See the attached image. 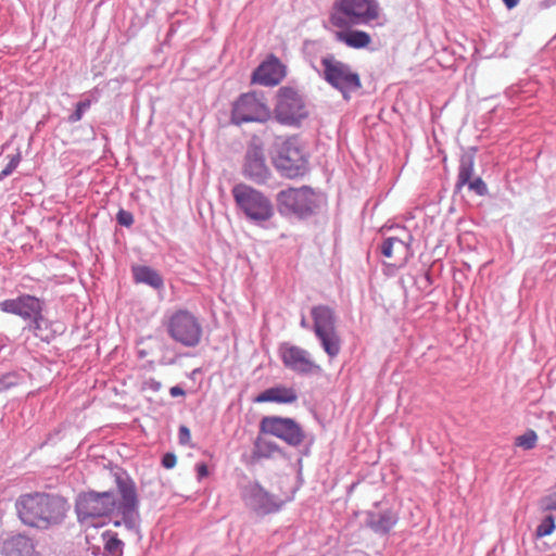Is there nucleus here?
Masks as SVG:
<instances>
[{"mask_svg":"<svg viewBox=\"0 0 556 556\" xmlns=\"http://www.w3.org/2000/svg\"><path fill=\"white\" fill-rule=\"evenodd\" d=\"M149 387L150 389H152L153 391H159L161 389V382L159 381H155V380H150L149 382Z\"/></svg>","mask_w":556,"mask_h":556,"instance_id":"obj_41","label":"nucleus"},{"mask_svg":"<svg viewBox=\"0 0 556 556\" xmlns=\"http://www.w3.org/2000/svg\"><path fill=\"white\" fill-rule=\"evenodd\" d=\"M329 357H336L339 354L340 350H325Z\"/></svg>","mask_w":556,"mask_h":556,"instance_id":"obj_42","label":"nucleus"},{"mask_svg":"<svg viewBox=\"0 0 556 556\" xmlns=\"http://www.w3.org/2000/svg\"><path fill=\"white\" fill-rule=\"evenodd\" d=\"M103 540V556H123L124 542L118 539L117 533L111 530L102 533Z\"/></svg>","mask_w":556,"mask_h":556,"instance_id":"obj_23","label":"nucleus"},{"mask_svg":"<svg viewBox=\"0 0 556 556\" xmlns=\"http://www.w3.org/2000/svg\"><path fill=\"white\" fill-rule=\"evenodd\" d=\"M18 378L14 372H9L0 378V393L17 386Z\"/></svg>","mask_w":556,"mask_h":556,"instance_id":"obj_30","label":"nucleus"},{"mask_svg":"<svg viewBox=\"0 0 556 556\" xmlns=\"http://www.w3.org/2000/svg\"><path fill=\"white\" fill-rule=\"evenodd\" d=\"M538 434L534 430H527L522 435L516 439V445L525 450H531L536 445Z\"/></svg>","mask_w":556,"mask_h":556,"instance_id":"obj_28","label":"nucleus"},{"mask_svg":"<svg viewBox=\"0 0 556 556\" xmlns=\"http://www.w3.org/2000/svg\"><path fill=\"white\" fill-rule=\"evenodd\" d=\"M555 528L556 526L554 516L551 514L546 515L541 519L540 523L536 526L534 535L536 539L547 536L554 532Z\"/></svg>","mask_w":556,"mask_h":556,"instance_id":"obj_26","label":"nucleus"},{"mask_svg":"<svg viewBox=\"0 0 556 556\" xmlns=\"http://www.w3.org/2000/svg\"><path fill=\"white\" fill-rule=\"evenodd\" d=\"M274 388V402L279 404H292L298 400V393L293 388L276 386Z\"/></svg>","mask_w":556,"mask_h":556,"instance_id":"obj_25","label":"nucleus"},{"mask_svg":"<svg viewBox=\"0 0 556 556\" xmlns=\"http://www.w3.org/2000/svg\"><path fill=\"white\" fill-rule=\"evenodd\" d=\"M283 364L300 375H311L320 371V367L311 359L306 350H282Z\"/></svg>","mask_w":556,"mask_h":556,"instance_id":"obj_17","label":"nucleus"},{"mask_svg":"<svg viewBox=\"0 0 556 556\" xmlns=\"http://www.w3.org/2000/svg\"><path fill=\"white\" fill-rule=\"evenodd\" d=\"M409 244L396 237L387 238L381 244V254L392 266L404 265L409 257Z\"/></svg>","mask_w":556,"mask_h":556,"instance_id":"obj_18","label":"nucleus"},{"mask_svg":"<svg viewBox=\"0 0 556 556\" xmlns=\"http://www.w3.org/2000/svg\"><path fill=\"white\" fill-rule=\"evenodd\" d=\"M321 64L324 66L325 79L332 87L339 89L344 96L361 87L358 74L352 72L348 64L334 59L333 56L324 58L321 60Z\"/></svg>","mask_w":556,"mask_h":556,"instance_id":"obj_9","label":"nucleus"},{"mask_svg":"<svg viewBox=\"0 0 556 556\" xmlns=\"http://www.w3.org/2000/svg\"><path fill=\"white\" fill-rule=\"evenodd\" d=\"M273 160L276 168L289 178L303 175L307 167L303 148L293 138L281 143Z\"/></svg>","mask_w":556,"mask_h":556,"instance_id":"obj_8","label":"nucleus"},{"mask_svg":"<svg viewBox=\"0 0 556 556\" xmlns=\"http://www.w3.org/2000/svg\"><path fill=\"white\" fill-rule=\"evenodd\" d=\"M15 506L21 521L38 529H48L61 523L68 509V503L64 497L40 492L20 496Z\"/></svg>","mask_w":556,"mask_h":556,"instance_id":"obj_2","label":"nucleus"},{"mask_svg":"<svg viewBox=\"0 0 556 556\" xmlns=\"http://www.w3.org/2000/svg\"><path fill=\"white\" fill-rule=\"evenodd\" d=\"M177 463V457L174 453H165L162 457V466L166 469H172Z\"/></svg>","mask_w":556,"mask_h":556,"instance_id":"obj_36","label":"nucleus"},{"mask_svg":"<svg viewBox=\"0 0 556 556\" xmlns=\"http://www.w3.org/2000/svg\"><path fill=\"white\" fill-rule=\"evenodd\" d=\"M169 394L173 397L182 396L185 395V390L179 386H174L169 389Z\"/></svg>","mask_w":556,"mask_h":556,"instance_id":"obj_38","label":"nucleus"},{"mask_svg":"<svg viewBox=\"0 0 556 556\" xmlns=\"http://www.w3.org/2000/svg\"><path fill=\"white\" fill-rule=\"evenodd\" d=\"M274 388H269L263 392H261L255 399L254 402L256 403H265V402H274Z\"/></svg>","mask_w":556,"mask_h":556,"instance_id":"obj_34","label":"nucleus"},{"mask_svg":"<svg viewBox=\"0 0 556 556\" xmlns=\"http://www.w3.org/2000/svg\"><path fill=\"white\" fill-rule=\"evenodd\" d=\"M363 514L365 527L379 536L389 535L400 520L399 510L383 502H375Z\"/></svg>","mask_w":556,"mask_h":556,"instance_id":"obj_12","label":"nucleus"},{"mask_svg":"<svg viewBox=\"0 0 556 556\" xmlns=\"http://www.w3.org/2000/svg\"><path fill=\"white\" fill-rule=\"evenodd\" d=\"M20 162H21V155L20 154L13 155L11 157L10 162L8 163V165L0 172V180H2L4 177L11 175L15 170V168L17 167Z\"/></svg>","mask_w":556,"mask_h":556,"instance_id":"obj_31","label":"nucleus"},{"mask_svg":"<svg viewBox=\"0 0 556 556\" xmlns=\"http://www.w3.org/2000/svg\"><path fill=\"white\" fill-rule=\"evenodd\" d=\"M270 117V110L263 96L248 92L240 96L232 105L231 119L235 124L250 122H266Z\"/></svg>","mask_w":556,"mask_h":556,"instance_id":"obj_7","label":"nucleus"},{"mask_svg":"<svg viewBox=\"0 0 556 556\" xmlns=\"http://www.w3.org/2000/svg\"><path fill=\"white\" fill-rule=\"evenodd\" d=\"M244 175L256 182H263L269 175L265 157L260 148L249 150L244 165Z\"/></svg>","mask_w":556,"mask_h":556,"instance_id":"obj_19","label":"nucleus"},{"mask_svg":"<svg viewBox=\"0 0 556 556\" xmlns=\"http://www.w3.org/2000/svg\"><path fill=\"white\" fill-rule=\"evenodd\" d=\"M381 8L377 0H336L329 14L333 28H352L378 21Z\"/></svg>","mask_w":556,"mask_h":556,"instance_id":"obj_3","label":"nucleus"},{"mask_svg":"<svg viewBox=\"0 0 556 556\" xmlns=\"http://www.w3.org/2000/svg\"><path fill=\"white\" fill-rule=\"evenodd\" d=\"M119 497L114 491H89L77 495L75 513L77 521L89 527L98 526L97 520L116 515L115 527H124L131 535L140 534L139 498L134 480L126 471L114 473Z\"/></svg>","mask_w":556,"mask_h":556,"instance_id":"obj_1","label":"nucleus"},{"mask_svg":"<svg viewBox=\"0 0 556 556\" xmlns=\"http://www.w3.org/2000/svg\"><path fill=\"white\" fill-rule=\"evenodd\" d=\"M43 303L34 295L23 294L15 299H8L0 302V311L14 314L34 325L35 330L40 328Z\"/></svg>","mask_w":556,"mask_h":556,"instance_id":"obj_10","label":"nucleus"},{"mask_svg":"<svg viewBox=\"0 0 556 556\" xmlns=\"http://www.w3.org/2000/svg\"><path fill=\"white\" fill-rule=\"evenodd\" d=\"M470 190L476 192L478 195H484L486 193V185L481 178H476L468 184Z\"/></svg>","mask_w":556,"mask_h":556,"instance_id":"obj_32","label":"nucleus"},{"mask_svg":"<svg viewBox=\"0 0 556 556\" xmlns=\"http://www.w3.org/2000/svg\"><path fill=\"white\" fill-rule=\"evenodd\" d=\"M545 509L546 510H556V494L546 498Z\"/></svg>","mask_w":556,"mask_h":556,"instance_id":"obj_37","label":"nucleus"},{"mask_svg":"<svg viewBox=\"0 0 556 556\" xmlns=\"http://www.w3.org/2000/svg\"><path fill=\"white\" fill-rule=\"evenodd\" d=\"M473 174V162L471 160L463 161L457 176L456 187L460 189L463 186L468 185Z\"/></svg>","mask_w":556,"mask_h":556,"instance_id":"obj_27","label":"nucleus"},{"mask_svg":"<svg viewBox=\"0 0 556 556\" xmlns=\"http://www.w3.org/2000/svg\"><path fill=\"white\" fill-rule=\"evenodd\" d=\"M334 38L353 49H363L370 45L371 37L368 33L351 28H336Z\"/></svg>","mask_w":556,"mask_h":556,"instance_id":"obj_21","label":"nucleus"},{"mask_svg":"<svg viewBox=\"0 0 556 556\" xmlns=\"http://www.w3.org/2000/svg\"><path fill=\"white\" fill-rule=\"evenodd\" d=\"M168 330L177 342L188 346L197 345L202 334L197 318L187 311H179L170 317Z\"/></svg>","mask_w":556,"mask_h":556,"instance_id":"obj_13","label":"nucleus"},{"mask_svg":"<svg viewBox=\"0 0 556 556\" xmlns=\"http://www.w3.org/2000/svg\"><path fill=\"white\" fill-rule=\"evenodd\" d=\"M90 105H91L90 100H85V101L78 102L76 104V109H75L74 113L68 117V121L71 123L79 122L83 118L84 112L86 110H88L90 108Z\"/></svg>","mask_w":556,"mask_h":556,"instance_id":"obj_29","label":"nucleus"},{"mask_svg":"<svg viewBox=\"0 0 556 556\" xmlns=\"http://www.w3.org/2000/svg\"><path fill=\"white\" fill-rule=\"evenodd\" d=\"M276 98L274 113L279 123L298 125L307 116L304 101L298 90L291 87H281Z\"/></svg>","mask_w":556,"mask_h":556,"instance_id":"obj_6","label":"nucleus"},{"mask_svg":"<svg viewBox=\"0 0 556 556\" xmlns=\"http://www.w3.org/2000/svg\"><path fill=\"white\" fill-rule=\"evenodd\" d=\"M281 448L280 446L269 440H264L260 437H257L253 444V457L261 459V458H270L274 454L280 453Z\"/></svg>","mask_w":556,"mask_h":556,"instance_id":"obj_24","label":"nucleus"},{"mask_svg":"<svg viewBox=\"0 0 556 556\" xmlns=\"http://www.w3.org/2000/svg\"><path fill=\"white\" fill-rule=\"evenodd\" d=\"M314 329L324 348H337L340 343L334 328L333 312L327 306H316L312 309Z\"/></svg>","mask_w":556,"mask_h":556,"instance_id":"obj_14","label":"nucleus"},{"mask_svg":"<svg viewBox=\"0 0 556 556\" xmlns=\"http://www.w3.org/2000/svg\"><path fill=\"white\" fill-rule=\"evenodd\" d=\"M231 193L237 206L249 219L266 222L273 217L274 206L261 191L245 184H238L232 188Z\"/></svg>","mask_w":556,"mask_h":556,"instance_id":"obj_5","label":"nucleus"},{"mask_svg":"<svg viewBox=\"0 0 556 556\" xmlns=\"http://www.w3.org/2000/svg\"><path fill=\"white\" fill-rule=\"evenodd\" d=\"M2 556H40L35 549L34 541L22 534L4 541Z\"/></svg>","mask_w":556,"mask_h":556,"instance_id":"obj_20","label":"nucleus"},{"mask_svg":"<svg viewBox=\"0 0 556 556\" xmlns=\"http://www.w3.org/2000/svg\"><path fill=\"white\" fill-rule=\"evenodd\" d=\"M285 76L286 66L278 58L270 55L254 71L252 81L263 86H276Z\"/></svg>","mask_w":556,"mask_h":556,"instance_id":"obj_16","label":"nucleus"},{"mask_svg":"<svg viewBox=\"0 0 556 556\" xmlns=\"http://www.w3.org/2000/svg\"><path fill=\"white\" fill-rule=\"evenodd\" d=\"M190 429L187 426H180L178 430V440L181 445H187L190 442Z\"/></svg>","mask_w":556,"mask_h":556,"instance_id":"obj_35","label":"nucleus"},{"mask_svg":"<svg viewBox=\"0 0 556 556\" xmlns=\"http://www.w3.org/2000/svg\"><path fill=\"white\" fill-rule=\"evenodd\" d=\"M260 431L276 437L292 447H299L306 443L304 455L308 454L314 442V438H308L301 425L290 417L265 416L260 422Z\"/></svg>","mask_w":556,"mask_h":556,"instance_id":"obj_4","label":"nucleus"},{"mask_svg":"<svg viewBox=\"0 0 556 556\" xmlns=\"http://www.w3.org/2000/svg\"><path fill=\"white\" fill-rule=\"evenodd\" d=\"M244 505L257 516H266L280 510L282 502L267 492L258 482H249L241 490Z\"/></svg>","mask_w":556,"mask_h":556,"instance_id":"obj_11","label":"nucleus"},{"mask_svg":"<svg viewBox=\"0 0 556 556\" xmlns=\"http://www.w3.org/2000/svg\"><path fill=\"white\" fill-rule=\"evenodd\" d=\"M312 191L307 187L289 188L277 195L281 211L302 214L309 210Z\"/></svg>","mask_w":556,"mask_h":556,"instance_id":"obj_15","label":"nucleus"},{"mask_svg":"<svg viewBox=\"0 0 556 556\" xmlns=\"http://www.w3.org/2000/svg\"><path fill=\"white\" fill-rule=\"evenodd\" d=\"M118 224L129 227L134 224V216L130 212L125 210H119L116 215Z\"/></svg>","mask_w":556,"mask_h":556,"instance_id":"obj_33","label":"nucleus"},{"mask_svg":"<svg viewBox=\"0 0 556 556\" xmlns=\"http://www.w3.org/2000/svg\"><path fill=\"white\" fill-rule=\"evenodd\" d=\"M197 471H198V477L201 479L203 477H206L207 473H208V469H207V466L205 464H198L197 465Z\"/></svg>","mask_w":556,"mask_h":556,"instance_id":"obj_39","label":"nucleus"},{"mask_svg":"<svg viewBox=\"0 0 556 556\" xmlns=\"http://www.w3.org/2000/svg\"><path fill=\"white\" fill-rule=\"evenodd\" d=\"M132 274L137 283H146L154 289H161L164 285L161 275L149 266H134Z\"/></svg>","mask_w":556,"mask_h":556,"instance_id":"obj_22","label":"nucleus"},{"mask_svg":"<svg viewBox=\"0 0 556 556\" xmlns=\"http://www.w3.org/2000/svg\"><path fill=\"white\" fill-rule=\"evenodd\" d=\"M520 0H503L505 7L508 9V10H511L514 9L515 7L518 5Z\"/></svg>","mask_w":556,"mask_h":556,"instance_id":"obj_40","label":"nucleus"},{"mask_svg":"<svg viewBox=\"0 0 556 556\" xmlns=\"http://www.w3.org/2000/svg\"><path fill=\"white\" fill-rule=\"evenodd\" d=\"M146 356H147L146 351H144V350H140L139 357H140V358H143V357H146Z\"/></svg>","mask_w":556,"mask_h":556,"instance_id":"obj_43","label":"nucleus"}]
</instances>
